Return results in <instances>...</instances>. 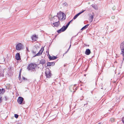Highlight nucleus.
I'll return each mask as SVG.
<instances>
[{"mask_svg": "<svg viewBox=\"0 0 124 124\" xmlns=\"http://www.w3.org/2000/svg\"><path fill=\"white\" fill-rule=\"evenodd\" d=\"M57 14L58 16H55L54 17L53 19L54 22H55V19H59L61 21H63L65 19L66 16L65 14L61 12L59 14Z\"/></svg>", "mask_w": 124, "mask_h": 124, "instance_id": "obj_1", "label": "nucleus"}, {"mask_svg": "<svg viewBox=\"0 0 124 124\" xmlns=\"http://www.w3.org/2000/svg\"><path fill=\"white\" fill-rule=\"evenodd\" d=\"M36 66V64H35L31 63L28 66L27 68L29 70H31L33 71Z\"/></svg>", "mask_w": 124, "mask_h": 124, "instance_id": "obj_2", "label": "nucleus"}, {"mask_svg": "<svg viewBox=\"0 0 124 124\" xmlns=\"http://www.w3.org/2000/svg\"><path fill=\"white\" fill-rule=\"evenodd\" d=\"M45 73L47 78H50L51 77L52 74L51 72V71L49 69H46Z\"/></svg>", "mask_w": 124, "mask_h": 124, "instance_id": "obj_3", "label": "nucleus"}, {"mask_svg": "<svg viewBox=\"0 0 124 124\" xmlns=\"http://www.w3.org/2000/svg\"><path fill=\"white\" fill-rule=\"evenodd\" d=\"M23 45L21 43L17 44L16 46V49L17 50H20L23 49Z\"/></svg>", "mask_w": 124, "mask_h": 124, "instance_id": "obj_4", "label": "nucleus"}, {"mask_svg": "<svg viewBox=\"0 0 124 124\" xmlns=\"http://www.w3.org/2000/svg\"><path fill=\"white\" fill-rule=\"evenodd\" d=\"M24 99L21 97H19L17 100V102L18 103L20 104H24L25 103V101H23Z\"/></svg>", "mask_w": 124, "mask_h": 124, "instance_id": "obj_5", "label": "nucleus"}, {"mask_svg": "<svg viewBox=\"0 0 124 124\" xmlns=\"http://www.w3.org/2000/svg\"><path fill=\"white\" fill-rule=\"evenodd\" d=\"M120 48L122 53V54L123 57L124 56V42H122L120 44Z\"/></svg>", "mask_w": 124, "mask_h": 124, "instance_id": "obj_6", "label": "nucleus"}, {"mask_svg": "<svg viewBox=\"0 0 124 124\" xmlns=\"http://www.w3.org/2000/svg\"><path fill=\"white\" fill-rule=\"evenodd\" d=\"M44 50V49H42V48L41 49L39 50L38 53H37L33 57H34L37 56H39L40 55H41L42 53L43 52Z\"/></svg>", "mask_w": 124, "mask_h": 124, "instance_id": "obj_7", "label": "nucleus"}, {"mask_svg": "<svg viewBox=\"0 0 124 124\" xmlns=\"http://www.w3.org/2000/svg\"><path fill=\"white\" fill-rule=\"evenodd\" d=\"M15 58L17 60H19L21 59L19 53H17L16 54L15 56Z\"/></svg>", "mask_w": 124, "mask_h": 124, "instance_id": "obj_8", "label": "nucleus"}, {"mask_svg": "<svg viewBox=\"0 0 124 124\" xmlns=\"http://www.w3.org/2000/svg\"><path fill=\"white\" fill-rule=\"evenodd\" d=\"M48 58L50 60H54L56 59L57 58V57L55 56H51L49 55L48 56Z\"/></svg>", "mask_w": 124, "mask_h": 124, "instance_id": "obj_9", "label": "nucleus"}, {"mask_svg": "<svg viewBox=\"0 0 124 124\" xmlns=\"http://www.w3.org/2000/svg\"><path fill=\"white\" fill-rule=\"evenodd\" d=\"M85 11V10H84L82 11V12H81L79 13H78L77 15H76L75 16L73 17V19H76L82 13L84 12Z\"/></svg>", "mask_w": 124, "mask_h": 124, "instance_id": "obj_10", "label": "nucleus"}, {"mask_svg": "<svg viewBox=\"0 0 124 124\" xmlns=\"http://www.w3.org/2000/svg\"><path fill=\"white\" fill-rule=\"evenodd\" d=\"M55 62H48L47 63V66H53L55 65Z\"/></svg>", "mask_w": 124, "mask_h": 124, "instance_id": "obj_11", "label": "nucleus"}, {"mask_svg": "<svg viewBox=\"0 0 124 124\" xmlns=\"http://www.w3.org/2000/svg\"><path fill=\"white\" fill-rule=\"evenodd\" d=\"M91 53V51L89 49H86L85 51V54L87 55H89Z\"/></svg>", "mask_w": 124, "mask_h": 124, "instance_id": "obj_12", "label": "nucleus"}, {"mask_svg": "<svg viewBox=\"0 0 124 124\" xmlns=\"http://www.w3.org/2000/svg\"><path fill=\"white\" fill-rule=\"evenodd\" d=\"M53 25L55 27H58L60 25V22L59 21L57 22H56L55 23H53Z\"/></svg>", "mask_w": 124, "mask_h": 124, "instance_id": "obj_13", "label": "nucleus"}, {"mask_svg": "<svg viewBox=\"0 0 124 124\" xmlns=\"http://www.w3.org/2000/svg\"><path fill=\"white\" fill-rule=\"evenodd\" d=\"M46 62V61L45 59H42L40 61L39 63L40 64L43 65Z\"/></svg>", "mask_w": 124, "mask_h": 124, "instance_id": "obj_14", "label": "nucleus"}, {"mask_svg": "<svg viewBox=\"0 0 124 124\" xmlns=\"http://www.w3.org/2000/svg\"><path fill=\"white\" fill-rule=\"evenodd\" d=\"M94 16V15H92L91 16H90L89 20V22L90 23H91L92 22L93 20Z\"/></svg>", "mask_w": 124, "mask_h": 124, "instance_id": "obj_15", "label": "nucleus"}, {"mask_svg": "<svg viewBox=\"0 0 124 124\" xmlns=\"http://www.w3.org/2000/svg\"><path fill=\"white\" fill-rule=\"evenodd\" d=\"M31 39H37L38 38V35L34 34L31 37Z\"/></svg>", "mask_w": 124, "mask_h": 124, "instance_id": "obj_16", "label": "nucleus"}, {"mask_svg": "<svg viewBox=\"0 0 124 124\" xmlns=\"http://www.w3.org/2000/svg\"><path fill=\"white\" fill-rule=\"evenodd\" d=\"M3 76H4L3 71V70L1 69L0 70V77H2Z\"/></svg>", "mask_w": 124, "mask_h": 124, "instance_id": "obj_17", "label": "nucleus"}, {"mask_svg": "<svg viewBox=\"0 0 124 124\" xmlns=\"http://www.w3.org/2000/svg\"><path fill=\"white\" fill-rule=\"evenodd\" d=\"M92 6L96 10H97L98 9V8L97 5H96L93 4L92 5Z\"/></svg>", "mask_w": 124, "mask_h": 124, "instance_id": "obj_18", "label": "nucleus"}, {"mask_svg": "<svg viewBox=\"0 0 124 124\" xmlns=\"http://www.w3.org/2000/svg\"><path fill=\"white\" fill-rule=\"evenodd\" d=\"M89 24H87L85 25V26L83 27L81 29V30H84L86 28H87L88 26H89Z\"/></svg>", "mask_w": 124, "mask_h": 124, "instance_id": "obj_19", "label": "nucleus"}, {"mask_svg": "<svg viewBox=\"0 0 124 124\" xmlns=\"http://www.w3.org/2000/svg\"><path fill=\"white\" fill-rule=\"evenodd\" d=\"M61 29L63 32L64 31L67 29L65 28V26H63Z\"/></svg>", "mask_w": 124, "mask_h": 124, "instance_id": "obj_20", "label": "nucleus"}, {"mask_svg": "<svg viewBox=\"0 0 124 124\" xmlns=\"http://www.w3.org/2000/svg\"><path fill=\"white\" fill-rule=\"evenodd\" d=\"M1 90L2 92L0 93H2V94H3V93L5 92V91L4 89L3 88Z\"/></svg>", "mask_w": 124, "mask_h": 124, "instance_id": "obj_21", "label": "nucleus"}, {"mask_svg": "<svg viewBox=\"0 0 124 124\" xmlns=\"http://www.w3.org/2000/svg\"><path fill=\"white\" fill-rule=\"evenodd\" d=\"M115 121V119L113 118H112L110 119V121L112 122H114Z\"/></svg>", "mask_w": 124, "mask_h": 124, "instance_id": "obj_22", "label": "nucleus"}, {"mask_svg": "<svg viewBox=\"0 0 124 124\" xmlns=\"http://www.w3.org/2000/svg\"><path fill=\"white\" fill-rule=\"evenodd\" d=\"M57 32L58 33H60L61 32H62L63 31H62V30L61 29H60L58 30V31H57Z\"/></svg>", "mask_w": 124, "mask_h": 124, "instance_id": "obj_23", "label": "nucleus"}, {"mask_svg": "<svg viewBox=\"0 0 124 124\" xmlns=\"http://www.w3.org/2000/svg\"><path fill=\"white\" fill-rule=\"evenodd\" d=\"M21 72L20 71V72L19 73V79H20L21 78Z\"/></svg>", "mask_w": 124, "mask_h": 124, "instance_id": "obj_24", "label": "nucleus"}, {"mask_svg": "<svg viewBox=\"0 0 124 124\" xmlns=\"http://www.w3.org/2000/svg\"><path fill=\"white\" fill-rule=\"evenodd\" d=\"M18 115H17V114H15V118H17L18 117Z\"/></svg>", "mask_w": 124, "mask_h": 124, "instance_id": "obj_25", "label": "nucleus"}, {"mask_svg": "<svg viewBox=\"0 0 124 124\" xmlns=\"http://www.w3.org/2000/svg\"><path fill=\"white\" fill-rule=\"evenodd\" d=\"M116 99L117 100H116V101H117V102H119L120 100V98H118V99H117V98Z\"/></svg>", "mask_w": 124, "mask_h": 124, "instance_id": "obj_26", "label": "nucleus"}, {"mask_svg": "<svg viewBox=\"0 0 124 124\" xmlns=\"http://www.w3.org/2000/svg\"><path fill=\"white\" fill-rule=\"evenodd\" d=\"M32 53L34 54H36V51H32Z\"/></svg>", "mask_w": 124, "mask_h": 124, "instance_id": "obj_27", "label": "nucleus"}, {"mask_svg": "<svg viewBox=\"0 0 124 124\" xmlns=\"http://www.w3.org/2000/svg\"><path fill=\"white\" fill-rule=\"evenodd\" d=\"M69 25H68V24H67L66 25V26H65V28L67 29V28H68V27L69 26Z\"/></svg>", "mask_w": 124, "mask_h": 124, "instance_id": "obj_28", "label": "nucleus"}, {"mask_svg": "<svg viewBox=\"0 0 124 124\" xmlns=\"http://www.w3.org/2000/svg\"><path fill=\"white\" fill-rule=\"evenodd\" d=\"M69 25H68V24H67L66 25V26H65V28L67 29V28H68V27L69 26Z\"/></svg>", "mask_w": 124, "mask_h": 124, "instance_id": "obj_29", "label": "nucleus"}, {"mask_svg": "<svg viewBox=\"0 0 124 124\" xmlns=\"http://www.w3.org/2000/svg\"><path fill=\"white\" fill-rule=\"evenodd\" d=\"M71 46V45H70V46H69V48H68V50H67V51H66V52L65 53V54L66 53H67V52H68V51H69V49L70 48V46Z\"/></svg>", "mask_w": 124, "mask_h": 124, "instance_id": "obj_30", "label": "nucleus"}, {"mask_svg": "<svg viewBox=\"0 0 124 124\" xmlns=\"http://www.w3.org/2000/svg\"><path fill=\"white\" fill-rule=\"evenodd\" d=\"M23 79L24 80H27V79L26 78H25L23 77Z\"/></svg>", "mask_w": 124, "mask_h": 124, "instance_id": "obj_31", "label": "nucleus"}, {"mask_svg": "<svg viewBox=\"0 0 124 124\" xmlns=\"http://www.w3.org/2000/svg\"><path fill=\"white\" fill-rule=\"evenodd\" d=\"M112 19H114L115 18V16H113L111 17Z\"/></svg>", "mask_w": 124, "mask_h": 124, "instance_id": "obj_32", "label": "nucleus"}, {"mask_svg": "<svg viewBox=\"0 0 124 124\" xmlns=\"http://www.w3.org/2000/svg\"><path fill=\"white\" fill-rule=\"evenodd\" d=\"M2 97H0V103H1L2 102Z\"/></svg>", "mask_w": 124, "mask_h": 124, "instance_id": "obj_33", "label": "nucleus"}, {"mask_svg": "<svg viewBox=\"0 0 124 124\" xmlns=\"http://www.w3.org/2000/svg\"><path fill=\"white\" fill-rule=\"evenodd\" d=\"M73 88V86L72 87V86H70L69 89L70 90L71 89V88Z\"/></svg>", "mask_w": 124, "mask_h": 124, "instance_id": "obj_34", "label": "nucleus"}, {"mask_svg": "<svg viewBox=\"0 0 124 124\" xmlns=\"http://www.w3.org/2000/svg\"><path fill=\"white\" fill-rule=\"evenodd\" d=\"M32 41H36V39H32Z\"/></svg>", "mask_w": 124, "mask_h": 124, "instance_id": "obj_35", "label": "nucleus"}, {"mask_svg": "<svg viewBox=\"0 0 124 124\" xmlns=\"http://www.w3.org/2000/svg\"><path fill=\"white\" fill-rule=\"evenodd\" d=\"M122 121L123 122L124 124V117L123 118Z\"/></svg>", "mask_w": 124, "mask_h": 124, "instance_id": "obj_36", "label": "nucleus"}, {"mask_svg": "<svg viewBox=\"0 0 124 124\" xmlns=\"http://www.w3.org/2000/svg\"><path fill=\"white\" fill-rule=\"evenodd\" d=\"M26 49H27V51H28V52H29V49H28V47H26Z\"/></svg>", "mask_w": 124, "mask_h": 124, "instance_id": "obj_37", "label": "nucleus"}, {"mask_svg": "<svg viewBox=\"0 0 124 124\" xmlns=\"http://www.w3.org/2000/svg\"><path fill=\"white\" fill-rule=\"evenodd\" d=\"M64 5H65V6H67L68 4L67 3H64Z\"/></svg>", "mask_w": 124, "mask_h": 124, "instance_id": "obj_38", "label": "nucleus"}, {"mask_svg": "<svg viewBox=\"0 0 124 124\" xmlns=\"http://www.w3.org/2000/svg\"><path fill=\"white\" fill-rule=\"evenodd\" d=\"M66 66V64H65L64 65V67H65V66Z\"/></svg>", "mask_w": 124, "mask_h": 124, "instance_id": "obj_39", "label": "nucleus"}, {"mask_svg": "<svg viewBox=\"0 0 124 124\" xmlns=\"http://www.w3.org/2000/svg\"><path fill=\"white\" fill-rule=\"evenodd\" d=\"M73 20V19L72 20H71V21H70L69 22H70V23H71V22Z\"/></svg>", "mask_w": 124, "mask_h": 124, "instance_id": "obj_40", "label": "nucleus"}, {"mask_svg": "<svg viewBox=\"0 0 124 124\" xmlns=\"http://www.w3.org/2000/svg\"><path fill=\"white\" fill-rule=\"evenodd\" d=\"M73 20V19L72 20H71V21H70L69 22H70V23H71V22Z\"/></svg>", "mask_w": 124, "mask_h": 124, "instance_id": "obj_41", "label": "nucleus"}, {"mask_svg": "<svg viewBox=\"0 0 124 124\" xmlns=\"http://www.w3.org/2000/svg\"><path fill=\"white\" fill-rule=\"evenodd\" d=\"M70 22H68L67 24H68V25H69V24H70Z\"/></svg>", "mask_w": 124, "mask_h": 124, "instance_id": "obj_42", "label": "nucleus"}, {"mask_svg": "<svg viewBox=\"0 0 124 124\" xmlns=\"http://www.w3.org/2000/svg\"><path fill=\"white\" fill-rule=\"evenodd\" d=\"M98 124H102V123H99Z\"/></svg>", "mask_w": 124, "mask_h": 124, "instance_id": "obj_43", "label": "nucleus"}, {"mask_svg": "<svg viewBox=\"0 0 124 124\" xmlns=\"http://www.w3.org/2000/svg\"><path fill=\"white\" fill-rule=\"evenodd\" d=\"M1 91V89H0V92Z\"/></svg>", "mask_w": 124, "mask_h": 124, "instance_id": "obj_44", "label": "nucleus"}, {"mask_svg": "<svg viewBox=\"0 0 124 124\" xmlns=\"http://www.w3.org/2000/svg\"><path fill=\"white\" fill-rule=\"evenodd\" d=\"M86 46H89V45H87Z\"/></svg>", "mask_w": 124, "mask_h": 124, "instance_id": "obj_45", "label": "nucleus"}, {"mask_svg": "<svg viewBox=\"0 0 124 124\" xmlns=\"http://www.w3.org/2000/svg\"><path fill=\"white\" fill-rule=\"evenodd\" d=\"M74 37H72V38H74Z\"/></svg>", "mask_w": 124, "mask_h": 124, "instance_id": "obj_46", "label": "nucleus"}, {"mask_svg": "<svg viewBox=\"0 0 124 124\" xmlns=\"http://www.w3.org/2000/svg\"><path fill=\"white\" fill-rule=\"evenodd\" d=\"M85 105H86V104H84V106H85Z\"/></svg>", "mask_w": 124, "mask_h": 124, "instance_id": "obj_47", "label": "nucleus"}, {"mask_svg": "<svg viewBox=\"0 0 124 124\" xmlns=\"http://www.w3.org/2000/svg\"><path fill=\"white\" fill-rule=\"evenodd\" d=\"M119 74H120V73H118V74L119 75Z\"/></svg>", "mask_w": 124, "mask_h": 124, "instance_id": "obj_48", "label": "nucleus"}, {"mask_svg": "<svg viewBox=\"0 0 124 124\" xmlns=\"http://www.w3.org/2000/svg\"><path fill=\"white\" fill-rule=\"evenodd\" d=\"M71 91V92H72L73 91Z\"/></svg>", "mask_w": 124, "mask_h": 124, "instance_id": "obj_49", "label": "nucleus"}, {"mask_svg": "<svg viewBox=\"0 0 124 124\" xmlns=\"http://www.w3.org/2000/svg\"><path fill=\"white\" fill-rule=\"evenodd\" d=\"M124 59V58H123V59Z\"/></svg>", "mask_w": 124, "mask_h": 124, "instance_id": "obj_50", "label": "nucleus"}, {"mask_svg": "<svg viewBox=\"0 0 124 124\" xmlns=\"http://www.w3.org/2000/svg\"><path fill=\"white\" fill-rule=\"evenodd\" d=\"M88 104V103H87L86 104Z\"/></svg>", "mask_w": 124, "mask_h": 124, "instance_id": "obj_51", "label": "nucleus"}, {"mask_svg": "<svg viewBox=\"0 0 124 124\" xmlns=\"http://www.w3.org/2000/svg\"><path fill=\"white\" fill-rule=\"evenodd\" d=\"M85 75H84V76H85Z\"/></svg>", "mask_w": 124, "mask_h": 124, "instance_id": "obj_52", "label": "nucleus"}]
</instances>
